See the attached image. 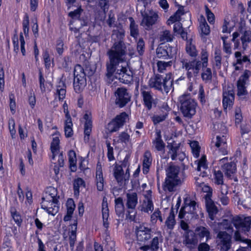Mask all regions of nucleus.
<instances>
[{
	"label": "nucleus",
	"mask_w": 251,
	"mask_h": 251,
	"mask_svg": "<svg viewBox=\"0 0 251 251\" xmlns=\"http://www.w3.org/2000/svg\"><path fill=\"white\" fill-rule=\"evenodd\" d=\"M200 55L201 60L193 59L188 61L187 59H182L180 60L182 68L187 71V77L191 79L194 76H197L202 68V80L206 83L210 82L212 78V73L211 68L207 67L209 53L206 50L202 49Z\"/></svg>",
	"instance_id": "1"
},
{
	"label": "nucleus",
	"mask_w": 251,
	"mask_h": 251,
	"mask_svg": "<svg viewBox=\"0 0 251 251\" xmlns=\"http://www.w3.org/2000/svg\"><path fill=\"white\" fill-rule=\"evenodd\" d=\"M150 88L162 93H168L173 88L174 78L171 73L166 74L165 76L159 74H154L149 81Z\"/></svg>",
	"instance_id": "2"
},
{
	"label": "nucleus",
	"mask_w": 251,
	"mask_h": 251,
	"mask_svg": "<svg viewBox=\"0 0 251 251\" xmlns=\"http://www.w3.org/2000/svg\"><path fill=\"white\" fill-rule=\"evenodd\" d=\"M59 198L57 190L53 187L50 188L42 198L41 208L49 215L54 216L59 210Z\"/></svg>",
	"instance_id": "3"
},
{
	"label": "nucleus",
	"mask_w": 251,
	"mask_h": 251,
	"mask_svg": "<svg viewBox=\"0 0 251 251\" xmlns=\"http://www.w3.org/2000/svg\"><path fill=\"white\" fill-rule=\"evenodd\" d=\"M180 167L178 165L170 164L166 169V176L162 184V188L165 192H173L176 187L181 183L179 176Z\"/></svg>",
	"instance_id": "4"
},
{
	"label": "nucleus",
	"mask_w": 251,
	"mask_h": 251,
	"mask_svg": "<svg viewBox=\"0 0 251 251\" xmlns=\"http://www.w3.org/2000/svg\"><path fill=\"white\" fill-rule=\"evenodd\" d=\"M73 86L76 93H80L87 84L86 74L84 68L79 64L75 65L74 70Z\"/></svg>",
	"instance_id": "5"
},
{
	"label": "nucleus",
	"mask_w": 251,
	"mask_h": 251,
	"mask_svg": "<svg viewBox=\"0 0 251 251\" xmlns=\"http://www.w3.org/2000/svg\"><path fill=\"white\" fill-rule=\"evenodd\" d=\"M180 109L184 117L191 118L196 113L197 103L188 94H184L179 98Z\"/></svg>",
	"instance_id": "6"
},
{
	"label": "nucleus",
	"mask_w": 251,
	"mask_h": 251,
	"mask_svg": "<svg viewBox=\"0 0 251 251\" xmlns=\"http://www.w3.org/2000/svg\"><path fill=\"white\" fill-rule=\"evenodd\" d=\"M127 54V47L123 40L115 41L111 49L107 51L108 56H111L122 62L125 60Z\"/></svg>",
	"instance_id": "7"
},
{
	"label": "nucleus",
	"mask_w": 251,
	"mask_h": 251,
	"mask_svg": "<svg viewBox=\"0 0 251 251\" xmlns=\"http://www.w3.org/2000/svg\"><path fill=\"white\" fill-rule=\"evenodd\" d=\"M116 105L122 108L126 106L131 100V94L125 87H118L115 92Z\"/></svg>",
	"instance_id": "8"
},
{
	"label": "nucleus",
	"mask_w": 251,
	"mask_h": 251,
	"mask_svg": "<svg viewBox=\"0 0 251 251\" xmlns=\"http://www.w3.org/2000/svg\"><path fill=\"white\" fill-rule=\"evenodd\" d=\"M129 120L128 114L122 112L117 115L107 124V129L111 133L118 131L126 124Z\"/></svg>",
	"instance_id": "9"
},
{
	"label": "nucleus",
	"mask_w": 251,
	"mask_h": 251,
	"mask_svg": "<svg viewBox=\"0 0 251 251\" xmlns=\"http://www.w3.org/2000/svg\"><path fill=\"white\" fill-rule=\"evenodd\" d=\"M129 120L128 114L122 112L117 115L107 124V129L111 133L118 131L126 124Z\"/></svg>",
	"instance_id": "10"
},
{
	"label": "nucleus",
	"mask_w": 251,
	"mask_h": 251,
	"mask_svg": "<svg viewBox=\"0 0 251 251\" xmlns=\"http://www.w3.org/2000/svg\"><path fill=\"white\" fill-rule=\"evenodd\" d=\"M251 76V71L246 69L242 75L239 77L237 81V95L241 98L242 96L248 95L246 85L249 81V78Z\"/></svg>",
	"instance_id": "11"
},
{
	"label": "nucleus",
	"mask_w": 251,
	"mask_h": 251,
	"mask_svg": "<svg viewBox=\"0 0 251 251\" xmlns=\"http://www.w3.org/2000/svg\"><path fill=\"white\" fill-rule=\"evenodd\" d=\"M214 232L217 234V245L221 251H228L231 246V235L225 231H219L215 229Z\"/></svg>",
	"instance_id": "12"
},
{
	"label": "nucleus",
	"mask_w": 251,
	"mask_h": 251,
	"mask_svg": "<svg viewBox=\"0 0 251 251\" xmlns=\"http://www.w3.org/2000/svg\"><path fill=\"white\" fill-rule=\"evenodd\" d=\"M156 56L158 58L167 60L172 59L176 54L175 49L169 44H161L156 49Z\"/></svg>",
	"instance_id": "13"
},
{
	"label": "nucleus",
	"mask_w": 251,
	"mask_h": 251,
	"mask_svg": "<svg viewBox=\"0 0 251 251\" xmlns=\"http://www.w3.org/2000/svg\"><path fill=\"white\" fill-rule=\"evenodd\" d=\"M62 107L65 114V120L64 121V134L66 138H71L74 134L73 123L70 111L68 110V106L66 101H64Z\"/></svg>",
	"instance_id": "14"
},
{
	"label": "nucleus",
	"mask_w": 251,
	"mask_h": 251,
	"mask_svg": "<svg viewBox=\"0 0 251 251\" xmlns=\"http://www.w3.org/2000/svg\"><path fill=\"white\" fill-rule=\"evenodd\" d=\"M233 225L237 230L242 233L249 232L251 228V217L247 216L244 218L237 216L233 218Z\"/></svg>",
	"instance_id": "15"
},
{
	"label": "nucleus",
	"mask_w": 251,
	"mask_h": 251,
	"mask_svg": "<svg viewBox=\"0 0 251 251\" xmlns=\"http://www.w3.org/2000/svg\"><path fill=\"white\" fill-rule=\"evenodd\" d=\"M135 233L137 240L140 245L148 243L152 236L151 229L143 225H139L136 227Z\"/></svg>",
	"instance_id": "16"
},
{
	"label": "nucleus",
	"mask_w": 251,
	"mask_h": 251,
	"mask_svg": "<svg viewBox=\"0 0 251 251\" xmlns=\"http://www.w3.org/2000/svg\"><path fill=\"white\" fill-rule=\"evenodd\" d=\"M138 203V196L136 192L126 194V205L128 209L126 218L131 221H134L135 218V214L131 215V213L135 210Z\"/></svg>",
	"instance_id": "17"
},
{
	"label": "nucleus",
	"mask_w": 251,
	"mask_h": 251,
	"mask_svg": "<svg viewBox=\"0 0 251 251\" xmlns=\"http://www.w3.org/2000/svg\"><path fill=\"white\" fill-rule=\"evenodd\" d=\"M180 226L182 229L185 231L184 235V241L186 245H196L198 243V239L195 233L189 229L188 224L184 221H181Z\"/></svg>",
	"instance_id": "18"
},
{
	"label": "nucleus",
	"mask_w": 251,
	"mask_h": 251,
	"mask_svg": "<svg viewBox=\"0 0 251 251\" xmlns=\"http://www.w3.org/2000/svg\"><path fill=\"white\" fill-rule=\"evenodd\" d=\"M142 17L141 25L146 27V29L151 28L157 23L159 18L158 13L152 10H150L149 13L142 14Z\"/></svg>",
	"instance_id": "19"
},
{
	"label": "nucleus",
	"mask_w": 251,
	"mask_h": 251,
	"mask_svg": "<svg viewBox=\"0 0 251 251\" xmlns=\"http://www.w3.org/2000/svg\"><path fill=\"white\" fill-rule=\"evenodd\" d=\"M222 103L224 110L232 108L235 99V93L233 89L224 90L223 91Z\"/></svg>",
	"instance_id": "20"
},
{
	"label": "nucleus",
	"mask_w": 251,
	"mask_h": 251,
	"mask_svg": "<svg viewBox=\"0 0 251 251\" xmlns=\"http://www.w3.org/2000/svg\"><path fill=\"white\" fill-rule=\"evenodd\" d=\"M228 159L227 157H225L220 160V162L223 164L221 166V169L225 173L226 176L228 178H231L236 172L237 168L235 163L232 161L225 162Z\"/></svg>",
	"instance_id": "21"
},
{
	"label": "nucleus",
	"mask_w": 251,
	"mask_h": 251,
	"mask_svg": "<svg viewBox=\"0 0 251 251\" xmlns=\"http://www.w3.org/2000/svg\"><path fill=\"white\" fill-rule=\"evenodd\" d=\"M83 118L85 120L84 123V140L86 143L90 141L92 131L93 120L91 113H85Z\"/></svg>",
	"instance_id": "22"
},
{
	"label": "nucleus",
	"mask_w": 251,
	"mask_h": 251,
	"mask_svg": "<svg viewBox=\"0 0 251 251\" xmlns=\"http://www.w3.org/2000/svg\"><path fill=\"white\" fill-rule=\"evenodd\" d=\"M141 95L142 98L143 104L147 110H151L153 106H156L155 99H154L153 93L151 90H141Z\"/></svg>",
	"instance_id": "23"
},
{
	"label": "nucleus",
	"mask_w": 251,
	"mask_h": 251,
	"mask_svg": "<svg viewBox=\"0 0 251 251\" xmlns=\"http://www.w3.org/2000/svg\"><path fill=\"white\" fill-rule=\"evenodd\" d=\"M65 78L62 76L57 82L56 85V92L54 94V100L58 99L60 101H62L66 97V84Z\"/></svg>",
	"instance_id": "24"
},
{
	"label": "nucleus",
	"mask_w": 251,
	"mask_h": 251,
	"mask_svg": "<svg viewBox=\"0 0 251 251\" xmlns=\"http://www.w3.org/2000/svg\"><path fill=\"white\" fill-rule=\"evenodd\" d=\"M55 135L56 136L52 138L50 147V151L52 153L51 160H54L56 155L59 154L60 152V140L59 139L60 134L59 132L56 131L52 134L53 136Z\"/></svg>",
	"instance_id": "25"
},
{
	"label": "nucleus",
	"mask_w": 251,
	"mask_h": 251,
	"mask_svg": "<svg viewBox=\"0 0 251 251\" xmlns=\"http://www.w3.org/2000/svg\"><path fill=\"white\" fill-rule=\"evenodd\" d=\"M115 77L125 84H128L132 80V76L130 75L126 67H122L120 69H117L115 73Z\"/></svg>",
	"instance_id": "26"
},
{
	"label": "nucleus",
	"mask_w": 251,
	"mask_h": 251,
	"mask_svg": "<svg viewBox=\"0 0 251 251\" xmlns=\"http://www.w3.org/2000/svg\"><path fill=\"white\" fill-rule=\"evenodd\" d=\"M205 206L206 211L208 214V218L211 221H214L216 215L219 212V209L214 203V201L212 199L205 201Z\"/></svg>",
	"instance_id": "27"
},
{
	"label": "nucleus",
	"mask_w": 251,
	"mask_h": 251,
	"mask_svg": "<svg viewBox=\"0 0 251 251\" xmlns=\"http://www.w3.org/2000/svg\"><path fill=\"white\" fill-rule=\"evenodd\" d=\"M96 181L97 190L102 191L104 187V178L101 163L98 161L97 164L96 173Z\"/></svg>",
	"instance_id": "28"
},
{
	"label": "nucleus",
	"mask_w": 251,
	"mask_h": 251,
	"mask_svg": "<svg viewBox=\"0 0 251 251\" xmlns=\"http://www.w3.org/2000/svg\"><path fill=\"white\" fill-rule=\"evenodd\" d=\"M188 214L192 215V217L197 218L199 216L197 211V206H198L197 202L190 198H186L184 200L183 202Z\"/></svg>",
	"instance_id": "29"
},
{
	"label": "nucleus",
	"mask_w": 251,
	"mask_h": 251,
	"mask_svg": "<svg viewBox=\"0 0 251 251\" xmlns=\"http://www.w3.org/2000/svg\"><path fill=\"white\" fill-rule=\"evenodd\" d=\"M152 157L151 152L149 150H146L143 154L142 163V171L144 175H147L151 165Z\"/></svg>",
	"instance_id": "30"
},
{
	"label": "nucleus",
	"mask_w": 251,
	"mask_h": 251,
	"mask_svg": "<svg viewBox=\"0 0 251 251\" xmlns=\"http://www.w3.org/2000/svg\"><path fill=\"white\" fill-rule=\"evenodd\" d=\"M113 165V176L119 184H123L125 180V175L123 168L116 162Z\"/></svg>",
	"instance_id": "31"
},
{
	"label": "nucleus",
	"mask_w": 251,
	"mask_h": 251,
	"mask_svg": "<svg viewBox=\"0 0 251 251\" xmlns=\"http://www.w3.org/2000/svg\"><path fill=\"white\" fill-rule=\"evenodd\" d=\"M215 145L219 149L220 152L222 155H225L228 154L226 136L217 135Z\"/></svg>",
	"instance_id": "32"
},
{
	"label": "nucleus",
	"mask_w": 251,
	"mask_h": 251,
	"mask_svg": "<svg viewBox=\"0 0 251 251\" xmlns=\"http://www.w3.org/2000/svg\"><path fill=\"white\" fill-rule=\"evenodd\" d=\"M109 62L106 64V75L108 77H110L113 75L116 71L117 66L122 61L116 59L111 56H108Z\"/></svg>",
	"instance_id": "33"
},
{
	"label": "nucleus",
	"mask_w": 251,
	"mask_h": 251,
	"mask_svg": "<svg viewBox=\"0 0 251 251\" xmlns=\"http://www.w3.org/2000/svg\"><path fill=\"white\" fill-rule=\"evenodd\" d=\"M240 32L242 34L240 37L242 48L243 50L244 51L246 50L248 44L251 42V30L250 29L243 30V27L241 26Z\"/></svg>",
	"instance_id": "34"
},
{
	"label": "nucleus",
	"mask_w": 251,
	"mask_h": 251,
	"mask_svg": "<svg viewBox=\"0 0 251 251\" xmlns=\"http://www.w3.org/2000/svg\"><path fill=\"white\" fill-rule=\"evenodd\" d=\"M195 179L196 180L195 183L196 186L201 187L202 191L203 193H206V194L203 197L204 201H205L212 199L213 195L212 188L210 186L205 184L203 182H199L198 181V179H199V177H195Z\"/></svg>",
	"instance_id": "35"
},
{
	"label": "nucleus",
	"mask_w": 251,
	"mask_h": 251,
	"mask_svg": "<svg viewBox=\"0 0 251 251\" xmlns=\"http://www.w3.org/2000/svg\"><path fill=\"white\" fill-rule=\"evenodd\" d=\"M77 226V220L75 219L73 220V223H72L70 226H71V231L69 234V244L70 248L72 250L74 249L75 242L76 240V230Z\"/></svg>",
	"instance_id": "36"
},
{
	"label": "nucleus",
	"mask_w": 251,
	"mask_h": 251,
	"mask_svg": "<svg viewBox=\"0 0 251 251\" xmlns=\"http://www.w3.org/2000/svg\"><path fill=\"white\" fill-rule=\"evenodd\" d=\"M195 231L196 237H198L200 241H201L204 237H206V242L211 239L210 232L206 227L203 226H197L195 228Z\"/></svg>",
	"instance_id": "37"
},
{
	"label": "nucleus",
	"mask_w": 251,
	"mask_h": 251,
	"mask_svg": "<svg viewBox=\"0 0 251 251\" xmlns=\"http://www.w3.org/2000/svg\"><path fill=\"white\" fill-rule=\"evenodd\" d=\"M89 2H93L95 7L99 9L103 13L107 12L109 7V0H87Z\"/></svg>",
	"instance_id": "38"
},
{
	"label": "nucleus",
	"mask_w": 251,
	"mask_h": 251,
	"mask_svg": "<svg viewBox=\"0 0 251 251\" xmlns=\"http://www.w3.org/2000/svg\"><path fill=\"white\" fill-rule=\"evenodd\" d=\"M101 212L102 217V221H103V225L107 227L108 226V219L109 216V209L108 207L107 200L105 197H104L102 199L101 204Z\"/></svg>",
	"instance_id": "39"
},
{
	"label": "nucleus",
	"mask_w": 251,
	"mask_h": 251,
	"mask_svg": "<svg viewBox=\"0 0 251 251\" xmlns=\"http://www.w3.org/2000/svg\"><path fill=\"white\" fill-rule=\"evenodd\" d=\"M153 144L155 146V148L157 151H164L165 148V144L162 139L161 132L160 130H158L156 132V137L155 139L152 141Z\"/></svg>",
	"instance_id": "40"
},
{
	"label": "nucleus",
	"mask_w": 251,
	"mask_h": 251,
	"mask_svg": "<svg viewBox=\"0 0 251 251\" xmlns=\"http://www.w3.org/2000/svg\"><path fill=\"white\" fill-rule=\"evenodd\" d=\"M0 251H14L12 242L9 235H5L0 245Z\"/></svg>",
	"instance_id": "41"
},
{
	"label": "nucleus",
	"mask_w": 251,
	"mask_h": 251,
	"mask_svg": "<svg viewBox=\"0 0 251 251\" xmlns=\"http://www.w3.org/2000/svg\"><path fill=\"white\" fill-rule=\"evenodd\" d=\"M199 31L201 38H205V36L209 35L210 33V26L204 18L200 23Z\"/></svg>",
	"instance_id": "42"
},
{
	"label": "nucleus",
	"mask_w": 251,
	"mask_h": 251,
	"mask_svg": "<svg viewBox=\"0 0 251 251\" xmlns=\"http://www.w3.org/2000/svg\"><path fill=\"white\" fill-rule=\"evenodd\" d=\"M128 19L130 21V35L135 40H137L139 34L138 25L136 24L134 19L132 17H130Z\"/></svg>",
	"instance_id": "43"
},
{
	"label": "nucleus",
	"mask_w": 251,
	"mask_h": 251,
	"mask_svg": "<svg viewBox=\"0 0 251 251\" xmlns=\"http://www.w3.org/2000/svg\"><path fill=\"white\" fill-rule=\"evenodd\" d=\"M9 211L15 224L19 227L21 226L23 222V219L20 213L17 211L16 208L14 206H11Z\"/></svg>",
	"instance_id": "44"
},
{
	"label": "nucleus",
	"mask_w": 251,
	"mask_h": 251,
	"mask_svg": "<svg viewBox=\"0 0 251 251\" xmlns=\"http://www.w3.org/2000/svg\"><path fill=\"white\" fill-rule=\"evenodd\" d=\"M115 209L116 214L118 216L124 214V205L122 198L118 197L115 199Z\"/></svg>",
	"instance_id": "45"
},
{
	"label": "nucleus",
	"mask_w": 251,
	"mask_h": 251,
	"mask_svg": "<svg viewBox=\"0 0 251 251\" xmlns=\"http://www.w3.org/2000/svg\"><path fill=\"white\" fill-rule=\"evenodd\" d=\"M43 60L46 70H50L51 67V64L54 65V58L51 59L49 52L48 50H45L42 53Z\"/></svg>",
	"instance_id": "46"
},
{
	"label": "nucleus",
	"mask_w": 251,
	"mask_h": 251,
	"mask_svg": "<svg viewBox=\"0 0 251 251\" xmlns=\"http://www.w3.org/2000/svg\"><path fill=\"white\" fill-rule=\"evenodd\" d=\"M213 180L215 184L220 185L224 184V175L223 172L220 170L214 169L213 171Z\"/></svg>",
	"instance_id": "47"
},
{
	"label": "nucleus",
	"mask_w": 251,
	"mask_h": 251,
	"mask_svg": "<svg viewBox=\"0 0 251 251\" xmlns=\"http://www.w3.org/2000/svg\"><path fill=\"white\" fill-rule=\"evenodd\" d=\"M80 187H83V188L86 187L85 181L81 177L75 178L73 183V189L75 195H79Z\"/></svg>",
	"instance_id": "48"
},
{
	"label": "nucleus",
	"mask_w": 251,
	"mask_h": 251,
	"mask_svg": "<svg viewBox=\"0 0 251 251\" xmlns=\"http://www.w3.org/2000/svg\"><path fill=\"white\" fill-rule=\"evenodd\" d=\"M195 163L197 165L196 169L199 172L202 170H206L208 168V163L205 155H202L199 160L195 162Z\"/></svg>",
	"instance_id": "49"
},
{
	"label": "nucleus",
	"mask_w": 251,
	"mask_h": 251,
	"mask_svg": "<svg viewBox=\"0 0 251 251\" xmlns=\"http://www.w3.org/2000/svg\"><path fill=\"white\" fill-rule=\"evenodd\" d=\"M64 156L63 152H60L58 155V160L56 162L54 163L53 171L56 176H57L60 171V168L64 166Z\"/></svg>",
	"instance_id": "50"
},
{
	"label": "nucleus",
	"mask_w": 251,
	"mask_h": 251,
	"mask_svg": "<svg viewBox=\"0 0 251 251\" xmlns=\"http://www.w3.org/2000/svg\"><path fill=\"white\" fill-rule=\"evenodd\" d=\"M131 141L130 135L127 133V130L121 132L118 136L117 142L126 145Z\"/></svg>",
	"instance_id": "51"
},
{
	"label": "nucleus",
	"mask_w": 251,
	"mask_h": 251,
	"mask_svg": "<svg viewBox=\"0 0 251 251\" xmlns=\"http://www.w3.org/2000/svg\"><path fill=\"white\" fill-rule=\"evenodd\" d=\"M29 19L27 13H25L22 22V27L24 33L25 37L29 36Z\"/></svg>",
	"instance_id": "52"
},
{
	"label": "nucleus",
	"mask_w": 251,
	"mask_h": 251,
	"mask_svg": "<svg viewBox=\"0 0 251 251\" xmlns=\"http://www.w3.org/2000/svg\"><path fill=\"white\" fill-rule=\"evenodd\" d=\"M39 81L40 90L43 93L46 92L48 84L51 85V82L45 81L42 72L41 71L39 72Z\"/></svg>",
	"instance_id": "53"
},
{
	"label": "nucleus",
	"mask_w": 251,
	"mask_h": 251,
	"mask_svg": "<svg viewBox=\"0 0 251 251\" xmlns=\"http://www.w3.org/2000/svg\"><path fill=\"white\" fill-rule=\"evenodd\" d=\"M174 38L173 34L168 30L163 31L160 35V40L161 42H171L173 41Z\"/></svg>",
	"instance_id": "54"
},
{
	"label": "nucleus",
	"mask_w": 251,
	"mask_h": 251,
	"mask_svg": "<svg viewBox=\"0 0 251 251\" xmlns=\"http://www.w3.org/2000/svg\"><path fill=\"white\" fill-rule=\"evenodd\" d=\"M136 42V50L138 54L142 56L145 50V43L144 39L142 38H140L138 39L135 40Z\"/></svg>",
	"instance_id": "55"
},
{
	"label": "nucleus",
	"mask_w": 251,
	"mask_h": 251,
	"mask_svg": "<svg viewBox=\"0 0 251 251\" xmlns=\"http://www.w3.org/2000/svg\"><path fill=\"white\" fill-rule=\"evenodd\" d=\"M9 105L11 114L14 115L16 111V102L15 94L12 92L9 94Z\"/></svg>",
	"instance_id": "56"
},
{
	"label": "nucleus",
	"mask_w": 251,
	"mask_h": 251,
	"mask_svg": "<svg viewBox=\"0 0 251 251\" xmlns=\"http://www.w3.org/2000/svg\"><path fill=\"white\" fill-rule=\"evenodd\" d=\"M157 220L160 222H163L162 214L159 208L155 209L154 212L151 216V222L152 224H155Z\"/></svg>",
	"instance_id": "57"
},
{
	"label": "nucleus",
	"mask_w": 251,
	"mask_h": 251,
	"mask_svg": "<svg viewBox=\"0 0 251 251\" xmlns=\"http://www.w3.org/2000/svg\"><path fill=\"white\" fill-rule=\"evenodd\" d=\"M172 64V61L168 62L158 61L157 62V71L159 73H163L166 70V68L168 67H171Z\"/></svg>",
	"instance_id": "58"
},
{
	"label": "nucleus",
	"mask_w": 251,
	"mask_h": 251,
	"mask_svg": "<svg viewBox=\"0 0 251 251\" xmlns=\"http://www.w3.org/2000/svg\"><path fill=\"white\" fill-rule=\"evenodd\" d=\"M251 131V121H246L240 126V132L242 136Z\"/></svg>",
	"instance_id": "59"
},
{
	"label": "nucleus",
	"mask_w": 251,
	"mask_h": 251,
	"mask_svg": "<svg viewBox=\"0 0 251 251\" xmlns=\"http://www.w3.org/2000/svg\"><path fill=\"white\" fill-rule=\"evenodd\" d=\"M31 29L35 38L39 37V25L37 17L32 19L31 20Z\"/></svg>",
	"instance_id": "60"
},
{
	"label": "nucleus",
	"mask_w": 251,
	"mask_h": 251,
	"mask_svg": "<svg viewBox=\"0 0 251 251\" xmlns=\"http://www.w3.org/2000/svg\"><path fill=\"white\" fill-rule=\"evenodd\" d=\"M105 143L107 148V157L108 160L111 162L115 159L114 156V149L113 147L111 146V143L109 141L106 140Z\"/></svg>",
	"instance_id": "61"
},
{
	"label": "nucleus",
	"mask_w": 251,
	"mask_h": 251,
	"mask_svg": "<svg viewBox=\"0 0 251 251\" xmlns=\"http://www.w3.org/2000/svg\"><path fill=\"white\" fill-rule=\"evenodd\" d=\"M82 11L83 9H82L81 5H80L76 9L70 12L69 13V16L73 19H77L79 21H81L80 19V17Z\"/></svg>",
	"instance_id": "62"
},
{
	"label": "nucleus",
	"mask_w": 251,
	"mask_h": 251,
	"mask_svg": "<svg viewBox=\"0 0 251 251\" xmlns=\"http://www.w3.org/2000/svg\"><path fill=\"white\" fill-rule=\"evenodd\" d=\"M227 38V36H224L221 38L223 43V50L224 52L228 55H230L232 53L231 44L226 42Z\"/></svg>",
	"instance_id": "63"
},
{
	"label": "nucleus",
	"mask_w": 251,
	"mask_h": 251,
	"mask_svg": "<svg viewBox=\"0 0 251 251\" xmlns=\"http://www.w3.org/2000/svg\"><path fill=\"white\" fill-rule=\"evenodd\" d=\"M192 151L194 157L198 158L200 155L201 147L198 141H194L191 144Z\"/></svg>",
	"instance_id": "64"
}]
</instances>
